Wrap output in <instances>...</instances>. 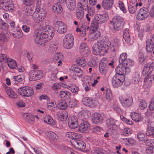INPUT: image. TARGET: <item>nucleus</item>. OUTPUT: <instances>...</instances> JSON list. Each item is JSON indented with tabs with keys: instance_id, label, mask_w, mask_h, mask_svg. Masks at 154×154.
Here are the masks:
<instances>
[{
	"instance_id": "obj_1",
	"label": "nucleus",
	"mask_w": 154,
	"mask_h": 154,
	"mask_svg": "<svg viewBox=\"0 0 154 154\" xmlns=\"http://www.w3.org/2000/svg\"><path fill=\"white\" fill-rule=\"evenodd\" d=\"M54 35V31L51 27L47 26L46 29L42 28L35 34V42L38 44L42 45L51 40Z\"/></svg>"
},
{
	"instance_id": "obj_2",
	"label": "nucleus",
	"mask_w": 154,
	"mask_h": 154,
	"mask_svg": "<svg viewBox=\"0 0 154 154\" xmlns=\"http://www.w3.org/2000/svg\"><path fill=\"white\" fill-rule=\"evenodd\" d=\"M118 74L114 77L112 80V84L114 88L120 86L125 80L124 74L129 73L130 70L128 68H126L124 66L117 67L116 69Z\"/></svg>"
},
{
	"instance_id": "obj_3",
	"label": "nucleus",
	"mask_w": 154,
	"mask_h": 154,
	"mask_svg": "<svg viewBox=\"0 0 154 154\" xmlns=\"http://www.w3.org/2000/svg\"><path fill=\"white\" fill-rule=\"evenodd\" d=\"M109 45L108 39H103L94 44L92 48V51L95 55H98L101 53L104 55L107 53Z\"/></svg>"
},
{
	"instance_id": "obj_4",
	"label": "nucleus",
	"mask_w": 154,
	"mask_h": 154,
	"mask_svg": "<svg viewBox=\"0 0 154 154\" xmlns=\"http://www.w3.org/2000/svg\"><path fill=\"white\" fill-rule=\"evenodd\" d=\"M109 19V16L106 14H97L92 20L90 27L91 29H98L99 25L106 22Z\"/></svg>"
},
{
	"instance_id": "obj_5",
	"label": "nucleus",
	"mask_w": 154,
	"mask_h": 154,
	"mask_svg": "<svg viewBox=\"0 0 154 154\" xmlns=\"http://www.w3.org/2000/svg\"><path fill=\"white\" fill-rule=\"evenodd\" d=\"M74 38L73 35L71 33H67L64 36L63 42V47L65 48H71L74 44Z\"/></svg>"
},
{
	"instance_id": "obj_6",
	"label": "nucleus",
	"mask_w": 154,
	"mask_h": 154,
	"mask_svg": "<svg viewBox=\"0 0 154 154\" xmlns=\"http://www.w3.org/2000/svg\"><path fill=\"white\" fill-rule=\"evenodd\" d=\"M19 94L24 97H29L34 94L33 89L29 86L20 88L18 90Z\"/></svg>"
},
{
	"instance_id": "obj_7",
	"label": "nucleus",
	"mask_w": 154,
	"mask_h": 154,
	"mask_svg": "<svg viewBox=\"0 0 154 154\" xmlns=\"http://www.w3.org/2000/svg\"><path fill=\"white\" fill-rule=\"evenodd\" d=\"M149 15V11L146 8H142L138 11L136 16L137 19L139 20H144Z\"/></svg>"
},
{
	"instance_id": "obj_8",
	"label": "nucleus",
	"mask_w": 154,
	"mask_h": 154,
	"mask_svg": "<svg viewBox=\"0 0 154 154\" xmlns=\"http://www.w3.org/2000/svg\"><path fill=\"white\" fill-rule=\"evenodd\" d=\"M123 20L122 18L120 16H116L112 19V23L114 29L119 31L122 27Z\"/></svg>"
},
{
	"instance_id": "obj_9",
	"label": "nucleus",
	"mask_w": 154,
	"mask_h": 154,
	"mask_svg": "<svg viewBox=\"0 0 154 154\" xmlns=\"http://www.w3.org/2000/svg\"><path fill=\"white\" fill-rule=\"evenodd\" d=\"M0 5L6 11H11L14 8L11 0H2Z\"/></svg>"
},
{
	"instance_id": "obj_10",
	"label": "nucleus",
	"mask_w": 154,
	"mask_h": 154,
	"mask_svg": "<svg viewBox=\"0 0 154 154\" xmlns=\"http://www.w3.org/2000/svg\"><path fill=\"white\" fill-rule=\"evenodd\" d=\"M67 121L68 125L71 128L74 129L78 126V120L75 116H69L67 119Z\"/></svg>"
},
{
	"instance_id": "obj_11",
	"label": "nucleus",
	"mask_w": 154,
	"mask_h": 154,
	"mask_svg": "<svg viewBox=\"0 0 154 154\" xmlns=\"http://www.w3.org/2000/svg\"><path fill=\"white\" fill-rule=\"evenodd\" d=\"M119 99L122 106L125 107H129L132 104L133 100L131 97L120 96L119 97Z\"/></svg>"
},
{
	"instance_id": "obj_12",
	"label": "nucleus",
	"mask_w": 154,
	"mask_h": 154,
	"mask_svg": "<svg viewBox=\"0 0 154 154\" xmlns=\"http://www.w3.org/2000/svg\"><path fill=\"white\" fill-rule=\"evenodd\" d=\"M55 26L57 31L59 33L63 34L66 32L67 29L66 26L62 22L57 21Z\"/></svg>"
},
{
	"instance_id": "obj_13",
	"label": "nucleus",
	"mask_w": 154,
	"mask_h": 154,
	"mask_svg": "<svg viewBox=\"0 0 154 154\" xmlns=\"http://www.w3.org/2000/svg\"><path fill=\"white\" fill-rule=\"evenodd\" d=\"M83 103L86 106L91 107H95L97 105V101L94 99L85 97L82 100Z\"/></svg>"
},
{
	"instance_id": "obj_14",
	"label": "nucleus",
	"mask_w": 154,
	"mask_h": 154,
	"mask_svg": "<svg viewBox=\"0 0 154 154\" xmlns=\"http://www.w3.org/2000/svg\"><path fill=\"white\" fill-rule=\"evenodd\" d=\"M90 31V38L91 41H94L99 38L101 35L100 32L97 30V29H91Z\"/></svg>"
},
{
	"instance_id": "obj_15",
	"label": "nucleus",
	"mask_w": 154,
	"mask_h": 154,
	"mask_svg": "<svg viewBox=\"0 0 154 154\" xmlns=\"http://www.w3.org/2000/svg\"><path fill=\"white\" fill-rule=\"evenodd\" d=\"M117 120L111 118L107 120L106 125L108 128L112 130H116L117 128L116 123Z\"/></svg>"
},
{
	"instance_id": "obj_16",
	"label": "nucleus",
	"mask_w": 154,
	"mask_h": 154,
	"mask_svg": "<svg viewBox=\"0 0 154 154\" xmlns=\"http://www.w3.org/2000/svg\"><path fill=\"white\" fill-rule=\"evenodd\" d=\"M92 120L94 123L101 124L103 120V117L98 113H95L92 115Z\"/></svg>"
},
{
	"instance_id": "obj_17",
	"label": "nucleus",
	"mask_w": 154,
	"mask_h": 154,
	"mask_svg": "<svg viewBox=\"0 0 154 154\" xmlns=\"http://www.w3.org/2000/svg\"><path fill=\"white\" fill-rule=\"evenodd\" d=\"M113 2L114 0H103L102 7L104 9L109 10L112 8Z\"/></svg>"
},
{
	"instance_id": "obj_18",
	"label": "nucleus",
	"mask_w": 154,
	"mask_h": 154,
	"mask_svg": "<svg viewBox=\"0 0 154 154\" xmlns=\"http://www.w3.org/2000/svg\"><path fill=\"white\" fill-rule=\"evenodd\" d=\"M80 2L77 4V8L84 10H86L89 6L88 0H79Z\"/></svg>"
},
{
	"instance_id": "obj_19",
	"label": "nucleus",
	"mask_w": 154,
	"mask_h": 154,
	"mask_svg": "<svg viewBox=\"0 0 154 154\" xmlns=\"http://www.w3.org/2000/svg\"><path fill=\"white\" fill-rule=\"evenodd\" d=\"M89 124L86 122H84L79 125V129L81 132H86L90 129Z\"/></svg>"
},
{
	"instance_id": "obj_20",
	"label": "nucleus",
	"mask_w": 154,
	"mask_h": 154,
	"mask_svg": "<svg viewBox=\"0 0 154 154\" xmlns=\"http://www.w3.org/2000/svg\"><path fill=\"white\" fill-rule=\"evenodd\" d=\"M30 6H25L23 9V13L27 16H30L32 15L35 12L34 10L30 7Z\"/></svg>"
},
{
	"instance_id": "obj_21",
	"label": "nucleus",
	"mask_w": 154,
	"mask_h": 154,
	"mask_svg": "<svg viewBox=\"0 0 154 154\" xmlns=\"http://www.w3.org/2000/svg\"><path fill=\"white\" fill-rule=\"evenodd\" d=\"M63 60V57L62 53H57L55 54L54 57V60L55 62H58V65H62V61Z\"/></svg>"
},
{
	"instance_id": "obj_22",
	"label": "nucleus",
	"mask_w": 154,
	"mask_h": 154,
	"mask_svg": "<svg viewBox=\"0 0 154 154\" xmlns=\"http://www.w3.org/2000/svg\"><path fill=\"white\" fill-rule=\"evenodd\" d=\"M5 91L6 93L9 97L13 98H16L17 97V94L12 89L10 88L9 87L6 86V87Z\"/></svg>"
},
{
	"instance_id": "obj_23",
	"label": "nucleus",
	"mask_w": 154,
	"mask_h": 154,
	"mask_svg": "<svg viewBox=\"0 0 154 154\" xmlns=\"http://www.w3.org/2000/svg\"><path fill=\"white\" fill-rule=\"evenodd\" d=\"M47 108L50 110L54 111L57 108V104L55 101L48 100L47 101Z\"/></svg>"
},
{
	"instance_id": "obj_24",
	"label": "nucleus",
	"mask_w": 154,
	"mask_h": 154,
	"mask_svg": "<svg viewBox=\"0 0 154 154\" xmlns=\"http://www.w3.org/2000/svg\"><path fill=\"white\" fill-rule=\"evenodd\" d=\"M79 48L80 52L81 53H83L84 54H85L87 55L90 53L87 45L85 43H82L80 45Z\"/></svg>"
},
{
	"instance_id": "obj_25",
	"label": "nucleus",
	"mask_w": 154,
	"mask_h": 154,
	"mask_svg": "<svg viewBox=\"0 0 154 154\" xmlns=\"http://www.w3.org/2000/svg\"><path fill=\"white\" fill-rule=\"evenodd\" d=\"M47 137L51 140L57 142L58 138L57 135L51 131H47L46 133Z\"/></svg>"
},
{
	"instance_id": "obj_26",
	"label": "nucleus",
	"mask_w": 154,
	"mask_h": 154,
	"mask_svg": "<svg viewBox=\"0 0 154 154\" xmlns=\"http://www.w3.org/2000/svg\"><path fill=\"white\" fill-rule=\"evenodd\" d=\"M22 116L24 120L27 122L32 123L34 121V117L31 114L24 113L23 114Z\"/></svg>"
},
{
	"instance_id": "obj_27",
	"label": "nucleus",
	"mask_w": 154,
	"mask_h": 154,
	"mask_svg": "<svg viewBox=\"0 0 154 154\" xmlns=\"http://www.w3.org/2000/svg\"><path fill=\"white\" fill-rule=\"evenodd\" d=\"M140 80V73L138 72L134 73L132 75L131 82L134 84H137Z\"/></svg>"
},
{
	"instance_id": "obj_28",
	"label": "nucleus",
	"mask_w": 154,
	"mask_h": 154,
	"mask_svg": "<svg viewBox=\"0 0 154 154\" xmlns=\"http://www.w3.org/2000/svg\"><path fill=\"white\" fill-rule=\"evenodd\" d=\"M122 64V66H118L117 67L124 66L126 68H128L130 72L131 70L129 67L132 66L134 64V63L131 60L129 59H127Z\"/></svg>"
},
{
	"instance_id": "obj_29",
	"label": "nucleus",
	"mask_w": 154,
	"mask_h": 154,
	"mask_svg": "<svg viewBox=\"0 0 154 154\" xmlns=\"http://www.w3.org/2000/svg\"><path fill=\"white\" fill-rule=\"evenodd\" d=\"M129 30L128 28L125 29L124 30L123 36L125 42L128 44H130L131 42Z\"/></svg>"
},
{
	"instance_id": "obj_30",
	"label": "nucleus",
	"mask_w": 154,
	"mask_h": 154,
	"mask_svg": "<svg viewBox=\"0 0 154 154\" xmlns=\"http://www.w3.org/2000/svg\"><path fill=\"white\" fill-rule=\"evenodd\" d=\"M146 49L148 52H151L154 48V43L151 40H147L146 41Z\"/></svg>"
},
{
	"instance_id": "obj_31",
	"label": "nucleus",
	"mask_w": 154,
	"mask_h": 154,
	"mask_svg": "<svg viewBox=\"0 0 154 154\" xmlns=\"http://www.w3.org/2000/svg\"><path fill=\"white\" fill-rule=\"evenodd\" d=\"M105 60H106L105 58H103L102 59L101 61L103 62ZM99 69L100 72L103 74H106L107 70V68L106 66V65L104 62H102V63H100L99 66Z\"/></svg>"
},
{
	"instance_id": "obj_32",
	"label": "nucleus",
	"mask_w": 154,
	"mask_h": 154,
	"mask_svg": "<svg viewBox=\"0 0 154 154\" xmlns=\"http://www.w3.org/2000/svg\"><path fill=\"white\" fill-rule=\"evenodd\" d=\"M57 115L58 119L62 121L66 120L68 116L67 113L65 112H57Z\"/></svg>"
},
{
	"instance_id": "obj_33",
	"label": "nucleus",
	"mask_w": 154,
	"mask_h": 154,
	"mask_svg": "<svg viewBox=\"0 0 154 154\" xmlns=\"http://www.w3.org/2000/svg\"><path fill=\"white\" fill-rule=\"evenodd\" d=\"M65 135L67 137L72 139H80L82 137L80 134L73 132H67Z\"/></svg>"
},
{
	"instance_id": "obj_34",
	"label": "nucleus",
	"mask_w": 154,
	"mask_h": 154,
	"mask_svg": "<svg viewBox=\"0 0 154 154\" xmlns=\"http://www.w3.org/2000/svg\"><path fill=\"white\" fill-rule=\"evenodd\" d=\"M131 116L132 119L136 122L141 121L142 118L140 115L135 112H131Z\"/></svg>"
},
{
	"instance_id": "obj_35",
	"label": "nucleus",
	"mask_w": 154,
	"mask_h": 154,
	"mask_svg": "<svg viewBox=\"0 0 154 154\" xmlns=\"http://www.w3.org/2000/svg\"><path fill=\"white\" fill-rule=\"evenodd\" d=\"M53 11L55 13H59L63 11V8L60 3L54 4L52 7Z\"/></svg>"
},
{
	"instance_id": "obj_36",
	"label": "nucleus",
	"mask_w": 154,
	"mask_h": 154,
	"mask_svg": "<svg viewBox=\"0 0 154 154\" xmlns=\"http://www.w3.org/2000/svg\"><path fill=\"white\" fill-rule=\"evenodd\" d=\"M154 124V123L152 122L148 125L146 131V134L147 135L152 136L154 137V128L151 126V125H152Z\"/></svg>"
},
{
	"instance_id": "obj_37",
	"label": "nucleus",
	"mask_w": 154,
	"mask_h": 154,
	"mask_svg": "<svg viewBox=\"0 0 154 154\" xmlns=\"http://www.w3.org/2000/svg\"><path fill=\"white\" fill-rule=\"evenodd\" d=\"M74 146L76 148L80 149H83L85 147V143L82 141L77 140L74 143Z\"/></svg>"
},
{
	"instance_id": "obj_38",
	"label": "nucleus",
	"mask_w": 154,
	"mask_h": 154,
	"mask_svg": "<svg viewBox=\"0 0 154 154\" xmlns=\"http://www.w3.org/2000/svg\"><path fill=\"white\" fill-rule=\"evenodd\" d=\"M44 122L52 126H54L55 125V122L53 120L52 118L49 115H46L45 116L44 119Z\"/></svg>"
},
{
	"instance_id": "obj_39",
	"label": "nucleus",
	"mask_w": 154,
	"mask_h": 154,
	"mask_svg": "<svg viewBox=\"0 0 154 154\" xmlns=\"http://www.w3.org/2000/svg\"><path fill=\"white\" fill-rule=\"evenodd\" d=\"M68 1L66 3V6L67 8L71 11H73L75 8V0H68Z\"/></svg>"
},
{
	"instance_id": "obj_40",
	"label": "nucleus",
	"mask_w": 154,
	"mask_h": 154,
	"mask_svg": "<svg viewBox=\"0 0 154 154\" xmlns=\"http://www.w3.org/2000/svg\"><path fill=\"white\" fill-rule=\"evenodd\" d=\"M134 1V2L135 0ZM138 6V3H135L134 2L131 4H130L128 7V11L130 13L134 14L137 10V6Z\"/></svg>"
},
{
	"instance_id": "obj_41",
	"label": "nucleus",
	"mask_w": 154,
	"mask_h": 154,
	"mask_svg": "<svg viewBox=\"0 0 154 154\" xmlns=\"http://www.w3.org/2000/svg\"><path fill=\"white\" fill-rule=\"evenodd\" d=\"M68 106L67 103L63 100H60L57 104V107L60 109H65L67 108Z\"/></svg>"
},
{
	"instance_id": "obj_42",
	"label": "nucleus",
	"mask_w": 154,
	"mask_h": 154,
	"mask_svg": "<svg viewBox=\"0 0 154 154\" xmlns=\"http://www.w3.org/2000/svg\"><path fill=\"white\" fill-rule=\"evenodd\" d=\"M75 15L76 18L78 19L82 20L84 17V10L77 8Z\"/></svg>"
},
{
	"instance_id": "obj_43",
	"label": "nucleus",
	"mask_w": 154,
	"mask_h": 154,
	"mask_svg": "<svg viewBox=\"0 0 154 154\" xmlns=\"http://www.w3.org/2000/svg\"><path fill=\"white\" fill-rule=\"evenodd\" d=\"M70 93L67 91H61L59 92V95L61 98L67 99L70 96Z\"/></svg>"
},
{
	"instance_id": "obj_44",
	"label": "nucleus",
	"mask_w": 154,
	"mask_h": 154,
	"mask_svg": "<svg viewBox=\"0 0 154 154\" xmlns=\"http://www.w3.org/2000/svg\"><path fill=\"white\" fill-rule=\"evenodd\" d=\"M76 63L78 65L82 67H84L86 65V61L84 57H80L77 59Z\"/></svg>"
},
{
	"instance_id": "obj_45",
	"label": "nucleus",
	"mask_w": 154,
	"mask_h": 154,
	"mask_svg": "<svg viewBox=\"0 0 154 154\" xmlns=\"http://www.w3.org/2000/svg\"><path fill=\"white\" fill-rule=\"evenodd\" d=\"M8 63L9 67L12 69H15L17 66V64L16 61L13 59L10 58L8 60V62H7Z\"/></svg>"
},
{
	"instance_id": "obj_46",
	"label": "nucleus",
	"mask_w": 154,
	"mask_h": 154,
	"mask_svg": "<svg viewBox=\"0 0 154 154\" xmlns=\"http://www.w3.org/2000/svg\"><path fill=\"white\" fill-rule=\"evenodd\" d=\"M32 18L34 22L37 23H39L43 20L37 12H34L32 15Z\"/></svg>"
},
{
	"instance_id": "obj_47",
	"label": "nucleus",
	"mask_w": 154,
	"mask_h": 154,
	"mask_svg": "<svg viewBox=\"0 0 154 154\" xmlns=\"http://www.w3.org/2000/svg\"><path fill=\"white\" fill-rule=\"evenodd\" d=\"M7 41V36L3 33L0 34V47L2 46Z\"/></svg>"
},
{
	"instance_id": "obj_48",
	"label": "nucleus",
	"mask_w": 154,
	"mask_h": 154,
	"mask_svg": "<svg viewBox=\"0 0 154 154\" xmlns=\"http://www.w3.org/2000/svg\"><path fill=\"white\" fill-rule=\"evenodd\" d=\"M29 80L31 81H35L37 80L35 71H31L29 74Z\"/></svg>"
},
{
	"instance_id": "obj_49",
	"label": "nucleus",
	"mask_w": 154,
	"mask_h": 154,
	"mask_svg": "<svg viewBox=\"0 0 154 154\" xmlns=\"http://www.w3.org/2000/svg\"><path fill=\"white\" fill-rule=\"evenodd\" d=\"M38 13L41 18L43 20L47 14L46 11L45 9L42 8L39 9Z\"/></svg>"
},
{
	"instance_id": "obj_50",
	"label": "nucleus",
	"mask_w": 154,
	"mask_h": 154,
	"mask_svg": "<svg viewBox=\"0 0 154 154\" xmlns=\"http://www.w3.org/2000/svg\"><path fill=\"white\" fill-rule=\"evenodd\" d=\"M69 89L72 93L75 94H78L79 90V88L78 87L75 85H73L69 86Z\"/></svg>"
},
{
	"instance_id": "obj_51",
	"label": "nucleus",
	"mask_w": 154,
	"mask_h": 154,
	"mask_svg": "<svg viewBox=\"0 0 154 154\" xmlns=\"http://www.w3.org/2000/svg\"><path fill=\"white\" fill-rule=\"evenodd\" d=\"M147 104L146 101L141 100L140 101L139 108L141 110H143L147 107Z\"/></svg>"
},
{
	"instance_id": "obj_52",
	"label": "nucleus",
	"mask_w": 154,
	"mask_h": 154,
	"mask_svg": "<svg viewBox=\"0 0 154 154\" xmlns=\"http://www.w3.org/2000/svg\"><path fill=\"white\" fill-rule=\"evenodd\" d=\"M77 101L75 99H72L69 101L68 106L70 107H75L77 103Z\"/></svg>"
},
{
	"instance_id": "obj_53",
	"label": "nucleus",
	"mask_w": 154,
	"mask_h": 154,
	"mask_svg": "<svg viewBox=\"0 0 154 154\" xmlns=\"http://www.w3.org/2000/svg\"><path fill=\"white\" fill-rule=\"evenodd\" d=\"M112 45L113 47L114 48V51H115L118 48L119 46V40L117 39H114L112 43Z\"/></svg>"
},
{
	"instance_id": "obj_54",
	"label": "nucleus",
	"mask_w": 154,
	"mask_h": 154,
	"mask_svg": "<svg viewBox=\"0 0 154 154\" xmlns=\"http://www.w3.org/2000/svg\"><path fill=\"white\" fill-rule=\"evenodd\" d=\"M22 2L25 6H30L35 2V0H22Z\"/></svg>"
},
{
	"instance_id": "obj_55",
	"label": "nucleus",
	"mask_w": 154,
	"mask_h": 154,
	"mask_svg": "<svg viewBox=\"0 0 154 154\" xmlns=\"http://www.w3.org/2000/svg\"><path fill=\"white\" fill-rule=\"evenodd\" d=\"M90 116V113L87 110L83 111L81 113L82 118L85 119H87Z\"/></svg>"
},
{
	"instance_id": "obj_56",
	"label": "nucleus",
	"mask_w": 154,
	"mask_h": 154,
	"mask_svg": "<svg viewBox=\"0 0 154 154\" xmlns=\"http://www.w3.org/2000/svg\"><path fill=\"white\" fill-rule=\"evenodd\" d=\"M58 47V45L57 43L54 42H51L49 45L50 50H52L53 51H54L57 50Z\"/></svg>"
},
{
	"instance_id": "obj_57",
	"label": "nucleus",
	"mask_w": 154,
	"mask_h": 154,
	"mask_svg": "<svg viewBox=\"0 0 154 154\" xmlns=\"http://www.w3.org/2000/svg\"><path fill=\"white\" fill-rule=\"evenodd\" d=\"M137 138L140 141H144L146 139V136L145 134L139 133L137 134Z\"/></svg>"
},
{
	"instance_id": "obj_58",
	"label": "nucleus",
	"mask_w": 154,
	"mask_h": 154,
	"mask_svg": "<svg viewBox=\"0 0 154 154\" xmlns=\"http://www.w3.org/2000/svg\"><path fill=\"white\" fill-rule=\"evenodd\" d=\"M127 54L124 53H122L120 56V57L119 59V62L120 63L122 64L126 59H127Z\"/></svg>"
},
{
	"instance_id": "obj_59",
	"label": "nucleus",
	"mask_w": 154,
	"mask_h": 154,
	"mask_svg": "<svg viewBox=\"0 0 154 154\" xmlns=\"http://www.w3.org/2000/svg\"><path fill=\"white\" fill-rule=\"evenodd\" d=\"M9 59H10V58L8 57L7 55L3 54H0V61L1 62H4L7 63Z\"/></svg>"
},
{
	"instance_id": "obj_60",
	"label": "nucleus",
	"mask_w": 154,
	"mask_h": 154,
	"mask_svg": "<svg viewBox=\"0 0 154 154\" xmlns=\"http://www.w3.org/2000/svg\"><path fill=\"white\" fill-rule=\"evenodd\" d=\"M118 4L119 7L121 10L124 13H126L127 12V10L123 2L121 1H119Z\"/></svg>"
},
{
	"instance_id": "obj_61",
	"label": "nucleus",
	"mask_w": 154,
	"mask_h": 154,
	"mask_svg": "<svg viewBox=\"0 0 154 154\" xmlns=\"http://www.w3.org/2000/svg\"><path fill=\"white\" fill-rule=\"evenodd\" d=\"M12 35L14 37L18 38H21L23 36V34L21 32V31L19 29L15 33H13Z\"/></svg>"
},
{
	"instance_id": "obj_62",
	"label": "nucleus",
	"mask_w": 154,
	"mask_h": 154,
	"mask_svg": "<svg viewBox=\"0 0 154 154\" xmlns=\"http://www.w3.org/2000/svg\"><path fill=\"white\" fill-rule=\"evenodd\" d=\"M23 76L22 75H20L16 76H13L11 80H13L14 81L17 82H21L23 80Z\"/></svg>"
},
{
	"instance_id": "obj_63",
	"label": "nucleus",
	"mask_w": 154,
	"mask_h": 154,
	"mask_svg": "<svg viewBox=\"0 0 154 154\" xmlns=\"http://www.w3.org/2000/svg\"><path fill=\"white\" fill-rule=\"evenodd\" d=\"M88 64L91 67L95 66L97 65V62L96 58L93 57L88 62Z\"/></svg>"
},
{
	"instance_id": "obj_64",
	"label": "nucleus",
	"mask_w": 154,
	"mask_h": 154,
	"mask_svg": "<svg viewBox=\"0 0 154 154\" xmlns=\"http://www.w3.org/2000/svg\"><path fill=\"white\" fill-rule=\"evenodd\" d=\"M122 134L125 136H128L131 134L130 129L129 128H125L122 132Z\"/></svg>"
}]
</instances>
